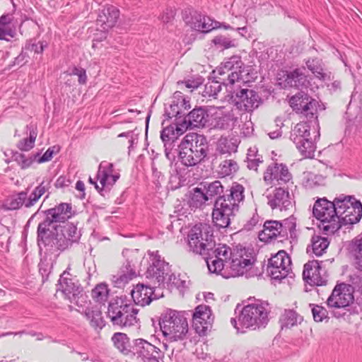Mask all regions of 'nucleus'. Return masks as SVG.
<instances>
[{
  "mask_svg": "<svg viewBox=\"0 0 362 362\" xmlns=\"http://www.w3.org/2000/svg\"><path fill=\"white\" fill-rule=\"evenodd\" d=\"M270 309L267 302L254 300L244 305L238 317V321L231 318V325L238 332L257 330L266 327L269 322Z\"/></svg>",
  "mask_w": 362,
  "mask_h": 362,
  "instance_id": "1",
  "label": "nucleus"
},
{
  "mask_svg": "<svg viewBox=\"0 0 362 362\" xmlns=\"http://www.w3.org/2000/svg\"><path fill=\"white\" fill-rule=\"evenodd\" d=\"M158 325L165 350L170 343L184 341L189 337V329L187 317L181 311L168 309L163 313L159 318Z\"/></svg>",
  "mask_w": 362,
  "mask_h": 362,
  "instance_id": "2",
  "label": "nucleus"
},
{
  "mask_svg": "<svg viewBox=\"0 0 362 362\" xmlns=\"http://www.w3.org/2000/svg\"><path fill=\"white\" fill-rule=\"evenodd\" d=\"M139 310L128 303L125 296H119L113 299L108 306L107 317L113 325L120 328L137 326Z\"/></svg>",
  "mask_w": 362,
  "mask_h": 362,
  "instance_id": "3",
  "label": "nucleus"
},
{
  "mask_svg": "<svg viewBox=\"0 0 362 362\" xmlns=\"http://www.w3.org/2000/svg\"><path fill=\"white\" fill-rule=\"evenodd\" d=\"M206 139L197 134H187L179 145V157L186 166H194L206 155Z\"/></svg>",
  "mask_w": 362,
  "mask_h": 362,
  "instance_id": "4",
  "label": "nucleus"
},
{
  "mask_svg": "<svg viewBox=\"0 0 362 362\" xmlns=\"http://www.w3.org/2000/svg\"><path fill=\"white\" fill-rule=\"evenodd\" d=\"M213 74L216 78L227 74V78H223V83L226 86L250 81L249 67L244 65L240 57L238 55L226 59L213 71Z\"/></svg>",
  "mask_w": 362,
  "mask_h": 362,
  "instance_id": "5",
  "label": "nucleus"
},
{
  "mask_svg": "<svg viewBox=\"0 0 362 362\" xmlns=\"http://www.w3.org/2000/svg\"><path fill=\"white\" fill-rule=\"evenodd\" d=\"M255 259L252 254L245 247L233 249V255L226 262V267L221 274L226 279L245 275L251 276Z\"/></svg>",
  "mask_w": 362,
  "mask_h": 362,
  "instance_id": "6",
  "label": "nucleus"
},
{
  "mask_svg": "<svg viewBox=\"0 0 362 362\" xmlns=\"http://www.w3.org/2000/svg\"><path fill=\"white\" fill-rule=\"evenodd\" d=\"M189 250L205 256L215 246V240L211 227L207 224L195 225L188 234Z\"/></svg>",
  "mask_w": 362,
  "mask_h": 362,
  "instance_id": "7",
  "label": "nucleus"
},
{
  "mask_svg": "<svg viewBox=\"0 0 362 362\" xmlns=\"http://www.w3.org/2000/svg\"><path fill=\"white\" fill-rule=\"evenodd\" d=\"M313 216L320 221L319 228L326 234H333L340 228L339 221L332 202L320 199L313 208Z\"/></svg>",
  "mask_w": 362,
  "mask_h": 362,
  "instance_id": "8",
  "label": "nucleus"
},
{
  "mask_svg": "<svg viewBox=\"0 0 362 362\" xmlns=\"http://www.w3.org/2000/svg\"><path fill=\"white\" fill-rule=\"evenodd\" d=\"M71 206L62 203L58 206L45 211V219L38 225L37 234L40 238H45L49 234V229L57 230V223H64L72 216Z\"/></svg>",
  "mask_w": 362,
  "mask_h": 362,
  "instance_id": "9",
  "label": "nucleus"
},
{
  "mask_svg": "<svg viewBox=\"0 0 362 362\" xmlns=\"http://www.w3.org/2000/svg\"><path fill=\"white\" fill-rule=\"evenodd\" d=\"M49 183L42 181L28 197V192H20L6 200L5 206L8 210H16L22 206L30 208L48 190Z\"/></svg>",
  "mask_w": 362,
  "mask_h": 362,
  "instance_id": "10",
  "label": "nucleus"
},
{
  "mask_svg": "<svg viewBox=\"0 0 362 362\" xmlns=\"http://www.w3.org/2000/svg\"><path fill=\"white\" fill-rule=\"evenodd\" d=\"M57 292H61L64 298L76 305H79L80 300L83 302L84 298L83 288L80 286L78 280L67 270L60 276L57 284Z\"/></svg>",
  "mask_w": 362,
  "mask_h": 362,
  "instance_id": "11",
  "label": "nucleus"
},
{
  "mask_svg": "<svg viewBox=\"0 0 362 362\" xmlns=\"http://www.w3.org/2000/svg\"><path fill=\"white\" fill-rule=\"evenodd\" d=\"M233 255V250L225 244L216 245L204 257L211 273L221 274L226 267V262Z\"/></svg>",
  "mask_w": 362,
  "mask_h": 362,
  "instance_id": "12",
  "label": "nucleus"
},
{
  "mask_svg": "<svg viewBox=\"0 0 362 362\" xmlns=\"http://www.w3.org/2000/svg\"><path fill=\"white\" fill-rule=\"evenodd\" d=\"M229 191V194L220 196L216 199L214 207L234 216L238 211L240 204L244 200L245 189L243 185L235 183Z\"/></svg>",
  "mask_w": 362,
  "mask_h": 362,
  "instance_id": "13",
  "label": "nucleus"
},
{
  "mask_svg": "<svg viewBox=\"0 0 362 362\" xmlns=\"http://www.w3.org/2000/svg\"><path fill=\"white\" fill-rule=\"evenodd\" d=\"M150 265L146 272V278L153 281L158 286H165V282L169 273L171 272L168 263L161 259L158 251H148Z\"/></svg>",
  "mask_w": 362,
  "mask_h": 362,
  "instance_id": "14",
  "label": "nucleus"
},
{
  "mask_svg": "<svg viewBox=\"0 0 362 362\" xmlns=\"http://www.w3.org/2000/svg\"><path fill=\"white\" fill-rule=\"evenodd\" d=\"M132 354L142 362H163V353L161 350L144 339L133 341Z\"/></svg>",
  "mask_w": 362,
  "mask_h": 362,
  "instance_id": "15",
  "label": "nucleus"
},
{
  "mask_svg": "<svg viewBox=\"0 0 362 362\" xmlns=\"http://www.w3.org/2000/svg\"><path fill=\"white\" fill-rule=\"evenodd\" d=\"M291 260L288 254L281 250L269 259L267 271L274 279H282L287 276L291 270Z\"/></svg>",
  "mask_w": 362,
  "mask_h": 362,
  "instance_id": "16",
  "label": "nucleus"
},
{
  "mask_svg": "<svg viewBox=\"0 0 362 362\" xmlns=\"http://www.w3.org/2000/svg\"><path fill=\"white\" fill-rule=\"evenodd\" d=\"M262 99L258 93L252 89H241L234 99V105L243 113H251L258 108Z\"/></svg>",
  "mask_w": 362,
  "mask_h": 362,
  "instance_id": "17",
  "label": "nucleus"
},
{
  "mask_svg": "<svg viewBox=\"0 0 362 362\" xmlns=\"http://www.w3.org/2000/svg\"><path fill=\"white\" fill-rule=\"evenodd\" d=\"M263 179L267 185H281L291 181L292 175L286 165L274 163L267 167Z\"/></svg>",
  "mask_w": 362,
  "mask_h": 362,
  "instance_id": "18",
  "label": "nucleus"
},
{
  "mask_svg": "<svg viewBox=\"0 0 362 362\" xmlns=\"http://www.w3.org/2000/svg\"><path fill=\"white\" fill-rule=\"evenodd\" d=\"M354 300L352 288L346 284H337L327 298L328 307L333 308H342L349 306Z\"/></svg>",
  "mask_w": 362,
  "mask_h": 362,
  "instance_id": "19",
  "label": "nucleus"
},
{
  "mask_svg": "<svg viewBox=\"0 0 362 362\" xmlns=\"http://www.w3.org/2000/svg\"><path fill=\"white\" fill-rule=\"evenodd\" d=\"M290 105L297 113L313 117L317 112L318 103L303 91L290 98Z\"/></svg>",
  "mask_w": 362,
  "mask_h": 362,
  "instance_id": "20",
  "label": "nucleus"
},
{
  "mask_svg": "<svg viewBox=\"0 0 362 362\" xmlns=\"http://www.w3.org/2000/svg\"><path fill=\"white\" fill-rule=\"evenodd\" d=\"M267 204L273 211H288L293 207L291 195L284 187H276L267 195Z\"/></svg>",
  "mask_w": 362,
  "mask_h": 362,
  "instance_id": "21",
  "label": "nucleus"
},
{
  "mask_svg": "<svg viewBox=\"0 0 362 362\" xmlns=\"http://www.w3.org/2000/svg\"><path fill=\"white\" fill-rule=\"evenodd\" d=\"M303 277L311 286H322L327 281L326 271L317 260L309 261L304 265Z\"/></svg>",
  "mask_w": 362,
  "mask_h": 362,
  "instance_id": "22",
  "label": "nucleus"
},
{
  "mask_svg": "<svg viewBox=\"0 0 362 362\" xmlns=\"http://www.w3.org/2000/svg\"><path fill=\"white\" fill-rule=\"evenodd\" d=\"M213 321L211 310L208 305H198L192 315V327L199 335H204Z\"/></svg>",
  "mask_w": 362,
  "mask_h": 362,
  "instance_id": "23",
  "label": "nucleus"
},
{
  "mask_svg": "<svg viewBox=\"0 0 362 362\" xmlns=\"http://www.w3.org/2000/svg\"><path fill=\"white\" fill-rule=\"evenodd\" d=\"M119 178V173L115 172L112 163L107 161H102L100 163L97 180H99L102 189L110 190Z\"/></svg>",
  "mask_w": 362,
  "mask_h": 362,
  "instance_id": "24",
  "label": "nucleus"
},
{
  "mask_svg": "<svg viewBox=\"0 0 362 362\" xmlns=\"http://www.w3.org/2000/svg\"><path fill=\"white\" fill-rule=\"evenodd\" d=\"M119 16V11L115 6L109 4L104 6L96 21L98 29L103 33L108 31L115 25Z\"/></svg>",
  "mask_w": 362,
  "mask_h": 362,
  "instance_id": "25",
  "label": "nucleus"
},
{
  "mask_svg": "<svg viewBox=\"0 0 362 362\" xmlns=\"http://www.w3.org/2000/svg\"><path fill=\"white\" fill-rule=\"evenodd\" d=\"M187 129V126L182 124L170 125L164 128L160 134V138L164 143L166 156L168 157L170 151L174 147V143L177 138Z\"/></svg>",
  "mask_w": 362,
  "mask_h": 362,
  "instance_id": "26",
  "label": "nucleus"
},
{
  "mask_svg": "<svg viewBox=\"0 0 362 362\" xmlns=\"http://www.w3.org/2000/svg\"><path fill=\"white\" fill-rule=\"evenodd\" d=\"M235 120L231 111H226L223 108L218 107L211 115L209 125L215 129H228L233 126Z\"/></svg>",
  "mask_w": 362,
  "mask_h": 362,
  "instance_id": "27",
  "label": "nucleus"
},
{
  "mask_svg": "<svg viewBox=\"0 0 362 362\" xmlns=\"http://www.w3.org/2000/svg\"><path fill=\"white\" fill-rule=\"evenodd\" d=\"M48 233L49 234H47V237L45 238H40L37 236L38 242L41 241L45 245H50L59 250H64L71 245V242L66 238L65 233L62 231L59 233L57 228V230L49 229Z\"/></svg>",
  "mask_w": 362,
  "mask_h": 362,
  "instance_id": "28",
  "label": "nucleus"
},
{
  "mask_svg": "<svg viewBox=\"0 0 362 362\" xmlns=\"http://www.w3.org/2000/svg\"><path fill=\"white\" fill-rule=\"evenodd\" d=\"M285 82L290 87H295L301 90L308 88L309 81L305 67L296 68L287 74Z\"/></svg>",
  "mask_w": 362,
  "mask_h": 362,
  "instance_id": "29",
  "label": "nucleus"
},
{
  "mask_svg": "<svg viewBox=\"0 0 362 362\" xmlns=\"http://www.w3.org/2000/svg\"><path fill=\"white\" fill-rule=\"evenodd\" d=\"M153 293L154 291L151 286L138 284L132 290L131 295L135 304L145 306L152 301Z\"/></svg>",
  "mask_w": 362,
  "mask_h": 362,
  "instance_id": "30",
  "label": "nucleus"
},
{
  "mask_svg": "<svg viewBox=\"0 0 362 362\" xmlns=\"http://www.w3.org/2000/svg\"><path fill=\"white\" fill-rule=\"evenodd\" d=\"M340 228L342 226L352 225L358 223L362 217V204L360 201L354 200V206L346 209L341 216H337Z\"/></svg>",
  "mask_w": 362,
  "mask_h": 362,
  "instance_id": "31",
  "label": "nucleus"
},
{
  "mask_svg": "<svg viewBox=\"0 0 362 362\" xmlns=\"http://www.w3.org/2000/svg\"><path fill=\"white\" fill-rule=\"evenodd\" d=\"M185 22L192 29L203 33H208L215 28L213 21L209 17L197 12L189 20L186 19Z\"/></svg>",
  "mask_w": 362,
  "mask_h": 362,
  "instance_id": "32",
  "label": "nucleus"
},
{
  "mask_svg": "<svg viewBox=\"0 0 362 362\" xmlns=\"http://www.w3.org/2000/svg\"><path fill=\"white\" fill-rule=\"evenodd\" d=\"M207 117L208 114L204 108H195L185 117L182 124L187 126V129L203 127L207 122Z\"/></svg>",
  "mask_w": 362,
  "mask_h": 362,
  "instance_id": "33",
  "label": "nucleus"
},
{
  "mask_svg": "<svg viewBox=\"0 0 362 362\" xmlns=\"http://www.w3.org/2000/svg\"><path fill=\"white\" fill-rule=\"evenodd\" d=\"M307 68L322 81L327 82L333 78L332 73L325 69L322 61L318 58L309 59L305 62Z\"/></svg>",
  "mask_w": 362,
  "mask_h": 362,
  "instance_id": "34",
  "label": "nucleus"
},
{
  "mask_svg": "<svg viewBox=\"0 0 362 362\" xmlns=\"http://www.w3.org/2000/svg\"><path fill=\"white\" fill-rule=\"evenodd\" d=\"M281 222L278 221H267L264 223L263 230L259 233L261 240L268 242L277 237L281 238Z\"/></svg>",
  "mask_w": 362,
  "mask_h": 362,
  "instance_id": "35",
  "label": "nucleus"
},
{
  "mask_svg": "<svg viewBox=\"0 0 362 362\" xmlns=\"http://www.w3.org/2000/svg\"><path fill=\"white\" fill-rule=\"evenodd\" d=\"M209 201L204 189L200 187L193 188L188 194L187 204L191 210L202 209Z\"/></svg>",
  "mask_w": 362,
  "mask_h": 362,
  "instance_id": "36",
  "label": "nucleus"
},
{
  "mask_svg": "<svg viewBox=\"0 0 362 362\" xmlns=\"http://www.w3.org/2000/svg\"><path fill=\"white\" fill-rule=\"evenodd\" d=\"M136 272L132 267L130 262L124 264L117 274L112 276V282L115 286L121 288L128 284L136 276Z\"/></svg>",
  "mask_w": 362,
  "mask_h": 362,
  "instance_id": "37",
  "label": "nucleus"
},
{
  "mask_svg": "<svg viewBox=\"0 0 362 362\" xmlns=\"http://www.w3.org/2000/svg\"><path fill=\"white\" fill-rule=\"evenodd\" d=\"M112 341L117 349L124 355L132 354V346L130 345L127 335L122 332H117L112 337Z\"/></svg>",
  "mask_w": 362,
  "mask_h": 362,
  "instance_id": "38",
  "label": "nucleus"
},
{
  "mask_svg": "<svg viewBox=\"0 0 362 362\" xmlns=\"http://www.w3.org/2000/svg\"><path fill=\"white\" fill-rule=\"evenodd\" d=\"M238 146L236 139L221 136L218 141L216 151L221 155H230L236 152Z\"/></svg>",
  "mask_w": 362,
  "mask_h": 362,
  "instance_id": "39",
  "label": "nucleus"
},
{
  "mask_svg": "<svg viewBox=\"0 0 362 362\" xmlns=\"http://www.w3.org/2000/svg\"><path fill=\"white\" fill-rule=\"evenodd\" d=\"M84 315L89 320L92 327L101 329L105 326L102 312L97 307H88L84 310Z\"/></svg>",
  "mask_w": 362,
  "mask_h": 362,
  "instance_id": "40",
  "label": "nucleus"
},
{
  "mask_svg": "<svg viewBox=\"0 0 362 362\" xmlns=\"http://www.w3.org/2000/svg\"><path fill=\"white\" fill-rule=\"evenodd\" d=\"M310 136V126L306 122L297 124L291 132V139L294 144H299L302 140Z\"/></svg>",
  "mask_w": 362,
  "mask_h": 362,
  "instance_id": "41",
  "label": "nucleus"
},
{
  "mask_svg": "<svg viewBox=\"0 0 362 362\" xmlns=\"http://www.w3.org/2000/svg\"><path fill=\"white\" fill-rule=\"evenodd\" d=\"M356 200L352 196H345L341 194L336 197L332 204L334 206V209L337 216H341L344 214L346 209L349 207L354 206V202Z\"/></svg>",
  "mask_w": 362,
  "mask_h": 362,
  "instance_id": "42",
  "label": "nucleus"
},
{
  "mask_svg": "<svg viewBox=\"0 0 362 362\" xmlns=\"http://www.w3.org/2000/svg\"><path fill=\"white\" fill-rule=\"evenodd\" d=\"M302 320V317L298 315L293 310H285L284 313L281 315L280 319L282 328H289L293 327L297 325Z\"/></svg>",
  "mask_w": 362,
  "mask_h": 362,
  "instance_id": "43",
  "label": "nucleus"
},
{
  "mask_svg": "<svg viewBox=\"0 0 362 362\" xmlns=\"http://www.w3.org/2000/svg\"><path fill=\"white\" fill-rule=\"evenodd\" d=\"M233 216L218 209L214 207L212 212V220L214 225L218 228H226L230 223Z\"/></svg>",
  "mask_w": 362,
  "mask_h": 362,
  "instance_id": "44",
  "label": "nucleus"
},
{
  "mask_svg": "<svg viewBox=\"0 0 362 362\" xmlns=\"http://www.w3.org/2000/svg\"><path fill=\"white\" fill-rule=\"evenodd\" d=\"M93 299L100 304H105L109 296V289L105 284H98L91 292Z\"/></svg>",
  "mask_w": 362,
  "mask_h": 362,
  "instance_id": "45",
  "label": "nucleus"
},
{
  "mask_svg": "<svg viewBox=\"0 0 362 362\" xmlns=\"http://www.w3.org/2000/svg\"><path fill=\"white\" fill-rule=\"evenodd\" d=\"M350 250L354 256L356 267L362 271V238H355L352 240Z\"/></svg>",
  "mask_w": 362,
  "mask_h": 362,
  "instance_id": "46",
  "label": "nucleus"
},
{
  "mask_svg": "<svg viewBox=\"0 0 362 362\" xmlns=\"http://www.w3.org/2000/svg\"><path fill=\"white\" fill-rule=\"evenodd\" d=\"M300 153L305 158H311L314 156L315 145L310 136L302 140L299 144H295Z\"/></svg>",
  "mask_w": 362,
  "mask_h": 362,
  "instance_id": "47",
  "label": "nucleus"
},
{
  "mask_svg": "<svg viewBox=\"0 0 362 362\" xmlns=\"http://www.w3.org/2000/svg\"><path fill=\"white\" fill-rule=\"evenodd\" d=\"M281 238L287 237L288 234L290 238L292 239H295L296 238V221L294 217L291 216L284 219L283 222H281Z\"/></svg>",
  "mask_w": 362,
  "mask_h": 362,
  "instance_id": "48",
  "label": "nucleus"
},
{
  "mask_svg": "<svg viewBox=\"0 0 362 362\" xmlns=\"http://www.w3.org/2000/svg\"><path fill=\"white\" fill-rule=\"evenodd\" d=\"M329 242L327 238L315 235L312 238V248L313 253L321 256L329 246Z\"/></svg>",
  "mask_w": 362,
  "mask_h": 362,
  "instance_id": "49",
  "label": "nucleus"
},
{
  "mask_svg": "<svg viewBox=\"0 0 362 362\" xmlns=\"http://www.w3.org/2000/svg\"><path fill=\"white\" fill-rule=\"evenodd\" d=\"M205 194L206 195L208 199H211L216 196H221V194L223 192V187L221 185V182L218 180H216L204 186Z\"/></svg>",
  "mask_w": 362,
  "mask_h": 362,
  "instance_id": "50",
  "label": "nucleus"
},
{
  "mask_svg": "<svg viewBox=\"0 0 362 362\" xmlns=\"http://www.w3.org/2000/svg\"><path fill=\"white\" fill-rule=\"evenodd\" d=\"M238 170L236 161L233 159L225 160L219 165L218 173L222 177H226L235 173Z\"/></svg>",
  "mask_w": 362,
  "mask_h": 362,
  "instance_id": "51",
  "label": "nucleus"
},
{
  "mask_svg": "<svg viewBox=\"0 0 362 362\" xmlns=\"http://www.w3.org/2000/svg\"><path fill=\"white\" fill-rule=\"evenodd\" d=\"M220 81L214 80L209 81L206 85L204 90V96L216 97L221 90L223 78H219Z\"/></svg>",
  "mask_w": 362,
  "mask_h": 362,
  "instance_id": "52",
  "label": "nucleus"
},
{
  "mask_svg": "<svg viewBox=\"0 0 362 362\" xmlns=\"http://www.w3.org/2000/svg\"><path fill=\"white\" fill-rule=\"evenodd\" d=\"M37 137L36 131L30 127L29 138H25L20 141L17 145L18 148L21 151H28L33 148Z\"/></svg>",
  "mask_w": 362,
  "mask_h": 362,
  "instance_id": "53",
  "label": "nucleus"
},
{
  "mask_svg": "<svg viewBox=\"0 0 362 362\" xmlns=\"http://www.w3.org/2000/svg\"><path fill=\"white\" fill-rule=\"evenodd\" d=\"M324 177L322 175H316L313 173H306L304 174L303 183L306 187L313 188L320 185L324 182Z\"/></svg>",
  "mask_w": 362,
  "mask_h": 362,
  "instance_id": "54",
  "label": "nucleus"
},
{
  "mask_svg": "<svg viewBox=\"0 0 362 362\" xmlns=\"http://www.w3.org/2000/svg\"><path fill=\"white\" fill-rule=\"evenodd\" d=\"M212 42L218 48L228 49L230 47H235L237 46V42L234 39H230L226 36L219 35L215 37L212 40Z\"/></svg>",
  "mask_w": 362,
  "mask_h": 362,
  "instance_id": "55",
  "label": "nucleus"
},
{
  "mask_svg": "<svg viewBox=\"0 0 362 362\" xmlns=\"http://www.w3.org/2000/svg\"><path fill=\"white\" fill-rule=\"evenodd\" d=\"M61 230L63 233H65V235L71 243L76 242L80 238L76 226L72 223L66 224Z\"/></svg>",
  "mask_w": 362,
  "mask_h": 362,
  "instance_id": "56",
  "label": "nucleus"
},
{
  "mask_svg": "<svg viewBox=\"0 0 362 362\" xmlns=\"http://www.w3.org/2000/svg\"><path fill=\"white\" fill-rule=\"evenodd\" d=\"M16 35V30L10 25L0 23V40L10 41Z\"/></svg>",
  "mask_w": 362,
  "mask_h": 362,
  "instance_id": "57",
  "label": "nucleus"
},
{
  "mask_svg": "<svg viewBox=\"0 0 362 362\" xmlns=\"http://www.w3.org/2000/svg\"><path fill=\"white\" fill-rule=\"evenodd\" d=\"M167 286L168 287H173L175 286L177 288L185 286V281L182 280L180 278V276H175L173 274L169 273V274L167 276V279L165 282V286Z\"/></svg>",
  "mask_w": 362,
  "mask_h": 362,
  "instance_id": "58",
  "label": "nucleus"
},
{
  "mask_svg": "<svg viewBox=\"0 0 362 362\" xmlns=\"http://www.w3.org/2000/svg\"><path fill=\"white\" fill-rule=\"evenodd\" d=\"M66 74L69 76H77L78 81L80 84H85L86 83V70L81 67L74 66L72 69H70Z\"/></svg>",
  "mask_w": 362,
  "mask_h": 362,
  "instance_id": "59",
  "label": "nucleus"
},
{
  "mask_svg": "<svg viewBox=\"0 0 362 362\" xmlns=\"http://www.w3.org/2000/svg\"><path fill=\"white\" fill-rule=\"evenodd\" d=\"M247 158L248 168L250 170H257L259 164L262 163V160L260 159V158H257V156L255 155V151L252 150L251 148L249 149Z\"/></svg>",
  "mask_w": 362,
  "mask_h": 362,
  "instance_id": "60",
  "label": "nucleus"
},
{
  "mask_svg": "<svg viewBox=\"0 0 362 362\" xmlns=\"http://www.w3.org/2000/svg\"><path fill=\"white\" fill-rule=\"evenodd\" d=\"M312 313L315 322H322L327 317L328 314L327 310L320 305H313Z\"/></svg>",
  "mask_w": 362,
  "mask_h": 362,
  "instance_id": "61",
  "label": "nucleus"
},
{
  "mask_svg": "<svg viewBox=\"0 0 362 362\" xmlns=\"http://www.w3.org/2000/svg\"><path fill=\"white\" fill-rule=\"evenodd\" d=\"M35 158L26 157L23 153H18L16 155L15 160L21 165L22 168H27L33 163Z\"/></svg>",
  "mask_w": 362,
  "mask_h": 362,
  "instance_id": "62",
  "label": "nucleus"
},
{
  "mask_svg": "<svg viewBox=\"0 0 362 362\" xmlns=\"http://www.w3.org/2000/svg\"><path fill=\"white\" fill-rule=\"evenodd\" d=\"M175 16V12L172 9H166L160 16V20L164 23L170 22Z\"/></svg>",
  "mask_w": 362,
  "mask_h": 362,
  "instance_id": "63",
  "label": "nucleus"
},
{
  "mask_svg": "<svg viewBox=\"0 0 362 362\" xmlns=\"http://www.w3.org/2000/svg\"><path fill=\"white\" fill-rule=\"evenodd\" d=\"M53 148H49L44 154L38 159L37 163H41L50 160L52 158L54 150Z\"/></svg>",
  "mask_w": 362,
  "mask_h": 362,
  "instance_id": "64",
  "label": "nucleus"
}]
</instances>
